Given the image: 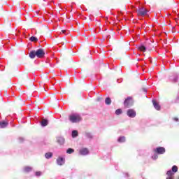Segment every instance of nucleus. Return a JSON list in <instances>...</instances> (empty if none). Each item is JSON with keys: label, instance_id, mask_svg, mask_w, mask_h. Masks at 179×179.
Returning a JSON list of instances; mask_svg holds the SVG:
<instances>
[{"label": "nucleus", "instance_id": "obj_1", "mask_svg": "<svg viewBox=\"0 0 179 179\" xmlns=\"http://www.w3.org/2000/svg\"><path fill=\"white\" fill-rule=\"evenodd\" d=\"M45 55V52L44 51V49L39 48L36 50H32L29 52V57L31 59H34L36 57L37 58H44Z\"/></svg>", "mask_w": 179, "mask_h": 179}, {"label": "nucleus", "instance_id": "obj_2", "mask_svg": "<svg viewBox=\"0 0 179 179\" xmlns=\"http://www.w3.org/2000/svg\"><path fill=\"white\" fill-rule=\"evenodd\" d=\"M69 120L73 124H76V122H80L82 117L78 114H73L69 116Z\"/></svg>", "mask_w": 179, "mask_h": 179}, {"label": "nucleus", "instance_id": "obj_3", "mask_svg": "<svg viewBox=\"0 0 179 179\" xmlns=\"http://www.w3.org/2000/svg\"><path fill=\"white\" fill-rule=\"evenodd\" d=\"M134 97L128 96L124 101V106L125 108H129V107H132L134 106Z\"/></svg>", "mask_w": 179, "mask_h": 179}, {"label": "nucleus", "instance_id": "obj_4", "mask_svg": "<svg viewBox=\"0 0 179 179\" xmlns=\"http://www.w3.org/2000/svg\"><path fill=\"white\" fill-rule=\"evenodd\" d=\"M136 12L138 16H145L148 13V10L144 8H139Z\"/></svg>", "mask_w": 179, "mask_h": 179}, {"label": "nucleus", "instance_id": "obj_5", "mask_svg": "<svg viewBox=\"0 0 179 179\" xmlns=\"http://www.w3.org/2000/svg\"><path fill=\"white\" fill-rule=\"evenodd\" d=\"M155 152L158 155H164V153H166V148L164 147H158L155 150Z\"/></svg>", "mask_w": 179, "mask_h": 179}, {"label": "nucleus", "instance_id": "obj_6", "mask_svg": "<svg viewBox=\"0 0 179 179\" xmlns=\"http://www.w3.org/2000/svg\"><path fill=\"white\" fill-rule=\"evenodd\" d=\"M127 115L131 118H134V117H136V112L134 109H129L127 110Z\"/></svg>", "mask_w": 179, "mask_h": 179}, {"label": "nucleus", "instance_id": "obj_7", "mask_svg": "<svg viewBox=\"0 0 179 179\" xmlns=\"http://www.w3.org/2000/svg\"><path fill=\"white\" fill-rule=\"evenodd\" d=\"M80 155L82 156H86V155H89V149L84 148H81L79 151Z\"/></svg>", "mask_w": 179, "mask_h": 179}, {"label": "nucleus", "instance_id": "obj_8", "mask_svg": "<svg viewBox=\"0 0 179 179\" xmlns=\"http://www.w3.org/2000/svg\"><path fill=\"white\" fill-rule=\"evenodd\" d=\"M21 80L22 82H27L29 80V75L27 73H24L21 76Z\"/></svg>", "mask_w": 179, "mask_h": 179}, {"label": "nucleus", "instance_id": "obj_9", "mask_svg": "<svg viewBox=\"0 0 179 179\" xmlns=\"http://www.w3.org/2000/svg\"><path fill=\"white\" fill-rule=\"evenodd\" d=\"M57 163L58 166H62V164H64V163H65V159H64L62 157H58L57 159Z\"/></svg>", "mask_w": 179, "mask_h": 179}, {"label": "nucleus", "instance_id": "obj_10", "mask_svg": "<svg viewBox=\"0 0 179 179\" xmlns=\"http://www.w3.org/2000/svg\"><path fill=\"white\" fill-rule=\"evenodd\" d=\"M152 104L155 108V110H157L158 111L160 110V105H159V103L156 101V100H152Z\"/></svg>", "mask_w": 179, "mask_h": 179}, {"label": "nucleus", "instance_id": "obj_11", "mask_svg": "<svg viewBox=\"0 0 179 179\" xmlns=\"http://www.w3.org/2000/svg\"><path fill=\"white\" fill-rule=\"evenodd\" d=\"M41 127H47L48 125V120L46 119H43L41 122Z\"/></svg>", "mask_w": 179, "mask_h": 179}, {"label": "nucleus", "instance_id": "obj_12", "mask_svg": "<svg viewBox=\"0 0 179 179\" xmlns=\"http://www.w3.org/2000/svg\"><path fill=\"white\" fill-rule=\"evenodd\" d=\"M8 122L6 121H1L0 122V128H6L8 127Z\"/></svg>", "mask_w": 179, "mask_h": 179}, {"label": "nucleus", "instance_id": "obj_13", "mask_svg": "<svg viewBox=\"0 0 179 179\" xmlns=\"http://www.w3.org/2000/svg\"><path fill=\"white\" fill-rule=\"evenodd\" d=\"M57 143H59V145H64L65 143V139H64V138L59 137L57 138Z\"/></svg>", "mask_w": 179, "mask_h": 179}, {"label": "nucleus", "instance_id": "obj_14", "mask_svg": "<svg viewBox=\"0 0 179 179\" xmlns=\"http://www.w3.org/2000/svg\"><path fill=\"white\" fill-rule=\"evenodd\" d=\"M137 49L139 50V51H142L143 52H145V51H146V46L142 45L138 46Z\"/></svg>", "mask_w": 179, "mask_h": 179}, {"label": "nucleus", "instance_id": "obj_15", "mask_svg": "<svg viewBox=\"0 0 179 179\" xmlns=\"http://www.w3.org/2000/svg\"><path fill=\"white\" fill-rule=\"evenodd\" d=\"M105 103L107 106H110V104H111V99L110 97H107L105 99Z\"/></svg>", "mask_w": 179, "mask_h": 179}, {"label": "nucleus", "instance_id": "obj_16", "mask_svg": "<svg viewBox=\"0 0 179 179\" xmlns=\"http://www.w3.org/2000/svg\"><path fill=\"white\" fill-rule=\"evenodd\" d=\"M45 159H51L52 157V152H47L45 155Z\"/></svg>", "mask_w": 179, "mask_h": 179}, {"label": "nucleus", "instance_id": "obj_17", "mask_svg": "<svg viewBox=\"0 0 179 179\" xmlns=\"http://www.w3.org/2000/svg\"><path fill=\"white\" fill-rule=\"evenodd\" d=\"M17 100H18V106H24V101L22 100L20 97H18Z\"/></svg>", "mask_w": 179, "mask_h": 179}, {"label": "nucleus", "instance_id": "obj_18", "mask_svg": "<svg viewBox=\"0 0 179 179\" xmlns=\"http://www.w3.org/2000/svg\"><path fill=\"white\" fill-rule=\"evenodd\" d=\"M24 171L25 173H29V172L31 171V167H30V166H25L24 168Z\"/></svg>", "mask_w": 179, "mask_h": 179}, {"label": "nucleus", "instance_id": "obj_19", "mask_svg": "<svg viewBox=\"0 0 179 179\" xmlns=\"http://www.w3.org/2000/svg\"><path fill=\"white\" fill-rule=\"evenodd\" d=\"M30 41H32L34 43H36L38 41V38L36 36H31L29 38Z\"/></svg>", "mask_w": 179, "mask_h": 179}, {"label": "nucleus", "instance_id": "obj_20", "mask_svg": "<svg viewBox=\"0 0 179 179\" xmlns=\"http://www.w3.org/2000/svg\"><path fill=\"white\" fill-rule=\"evenodd\" d=\"M118 142H120V143H122L124 142H125V136H121L118 138Z\"/></svg>", "mask_w": 179, "mask_h": 179}, {"label": "nucleus", "instance_id": "obj_21", "mask_svg": "<svg viewBox=\"0 0 179 179\" xmlns=\"http://www.w3.org/2000/svg\"><path fill=\"white\" fill-rule=\"evenodd\" d=\"M73 152H75V150H73V148H69L66 150V153H68V155H72V153H73Z\"/></svg>", "mask_w": 179, "mask_h": 179}, {"label": "nucleus", "instance_id": "obj_22", "mask_svg": "<svg viewBox=\"0 0 179 179\" xmlns=\"http://www.w3.org/2000/svg\"><path fill=\"white\" fill-rule=\"evenodd\" d=\"M166 176H168V177H173L174 176V173L172 171H168L166 172Z\"/></svg>", "mask_w": 179, "mask_h": 179}, {"label": "nucleus", "instance_id": "obj_23", "mask_svg": "<svg viewBox=\"0 0 179 179\" xmlns=\"http://www.w3.org/2000/svg\"><path fill=\"white\" fill-rule=\"evenodd\" d=\"M172 171L173 172V173H177L178 171V167H177V166H173V167H172Z\"/></svg>", "mask_w": 179, "mask_h": 179}, {"label": "nucleus", "instance_id": "obj_24", "mask_svg": "<svg viewBox=\"0 0 179 179\" xmlns=\"http://www.w3.org/2000/svg\"><path fill=\"white\" fill-rule=\"evenodd\" d=\"M72 136L73 138H76V136H78V131L73 130L72 131Z\"/></svg>", "mask_w": 179, "mask_h": 179}, {"label": "nucleus", "instance_id": "obj_25", "mask_svg": "<svg viewBox=\"0 0 179 179\" xmlns=\"http://www.w3.org/2000/svg\"><path fill=\"white\" fill-rule=\"evenodd\" d=\"M86 136L88 138V139H92L93 138V135L90 133H87Z\"/></svg>", "mask_w": 179, "mask_h": 179}, {"label": "nucleus", "instance_id": "obj_26", "mask_svg": "<svg viewBox=\"0 0 179 179\" xmlns=\"http://www.w3.org/2000/svg\"><path fill=\"white\" fill-rule=\"evenodd\" d=\"M122 110L121 109H117L115 110V114H117V115H120V114H122Z\"/></svg>", "mask_w": 179, "mask_h": 179}, {"label": "nucleus", "instance_id": "obj_27", "mask_svg": "<svg viewBox=\"0 0 179 179\" xmlns=\"http://www.w3.org/2000/svg\"><path fill=\"white\" fill-rule=\"evenodd\" d=\"M146 49L148 50V51H152V48H153V46L152 45H148L145 47Z\"/></svg>", "mask_w": 179, "mask_h": 179}, {"label": "nucleus", "instance_id": "obj_28", "mask_svg": "<svg viewBox=\"0 0 179 179\" xmlns=\"http://www.w3.org/2000/svg\"><path fill=\"white\" fill-rule=\"evenodd\" d=\"M36 176H41V171L36 172Z\"/></svg>", "mask_w": 179, "mask_h": 179}, {"label": "nucleus", "instance_id": "obj_29", "mask_svg": "<svg viewBox=\"0 0 179 179\" xmlns=\"http://www.w3.org/2000/svg\"><path fill=\"white\" fill-rule=\"evenodd\" d=\"M62 33H63V34H64V33H66V30H62Z\"/></svg>", "mask_w": 179, "mask_h": 179}, {"label": "nucleus", "instance_id": "obj_30", "mask_svg": "<svg viewBox=\"0 0 179 179\" xmlns=\"http://www.w3.org/2000/svg\"><path fill=\"white\" fill-rule=\"evenodd\" d=\"M143 91L145 93H146V92H147L146 88H143Z\"/></svg>", "mask_w": 179, "mask_h": 179}, {"label": "nucleus", "instance_id": "obj_31", "mask_svg": "<svg viewBox=\"0 0 179 179\" xmlns=\"http://www.w3.org/2000/svg\"><path fill=\"white\" fill-rule=\"evenodd\" d=\"M166 179H174V178L173 177H168V178H166Z\"/></svg>", "mask_w": 179, "mask_h": 179}, {"label": "nucleus", "instance_id": "obj_32", "mask_svg": "<svg viewBox=\"0 0 179 179\" xmlns=\"http://www.w3.org/2000/svg\"><path fill=\"white\" fill-rule=\"evenodd\" d=\"M178 98H177L176 99H175V101H174V103H177V101H178Z\"/></svg>", "mask_w": 179, "mask_h": 179}, {"label": "nucleus", "instance_id": "obj_33", "mask_svg": "<svg viewBox=\"0 0 179 179\" xmlns=\"http://www.w3.org/2000/svg\"><path fill=\"white\" fill-rule=\"evenodd\" d=\"M174 120H175V121H178V119L176 117H175Z\"/></svg>", "mask_w": 179, "mask_h": 179}, {"label": "nucleus", "instance_id": "obj_34", "mask_svg": "<svg viewBox=\"0 0 179 179\" xmlns=\"http://www.w3.org/2000/svg\"><path fill=\"white\" fill-rule=\"evenodd\" d=\"M174 82H177V78H176V79L174 80Z\"/></svg>", "mask_w": 179, "mask_h": 179}, {"label": "nucleus", "instance_id": "obj_35", "mask_svg": "<svg viewBox=\"0 0 179 179\" xmlns=\"http://www.w3.org/2000/svg\"><path fill=\"white\" fill-rule=\"evenodd\" d=\"M178 179H179V176H178Z\"/></svg>", "mask_w": 179, "mask_h": 179}]
</instances>
